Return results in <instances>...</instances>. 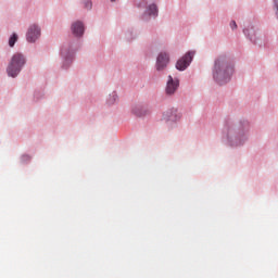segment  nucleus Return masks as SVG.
Masks as SVG:
<instances>
[{
	"instance_id": "obj_4",
	"label": "nucleus",
	"mask_w": 278,
	"mask_h": 278,
	"mask_svg": "<svg viewBox=\"0 0 278 278\" xmlns=\"http://www.w3.org/2000/svg\"><path fill=\"white\" fill-rule=\"evenodd\" d=\"M40 38V28L37 25H31L26 34V40L28 42H36Z\"/></svg>"
},
{
	"instance_id": "obj_1",
	"label": "nucleus",
	"mask_w": 278,
	"mask_h": 278,
	"mask_svg": "<svg viewBox=\"0 0 278 278\" xmlns=\"http://www.w3.org/2000/svg\"><path fill=\"white\" fill-rule=\"evenodd\" d=\"M231 75H233V66L229 63L227 58L219 56L216 59L213 71V77L215 81L223 86V84H227V81L231 79Z\"/></svg>"
},
{
	"instance_id": "obj_3",
	"label": "nucleus",
	"mask_w": 278,
	"mask_h": 278,
	"mask_svg": "<svg viewBox=\"0 0 278 278\" xmlns=\"http://www.w3.org/2000/svg\"><path fill=\"white\" fill-rule=\"evenodd\" d=\"M194 56V53L188 52L185 54L180 60L176 63V68L178 71H186L188 66H190V62H192V58Z\"/></svg>"
},
{
	"instance_id": "obj_6",
	"label": "nucleus",
	"mask_w": 278,
	"mask_h": 278,
	"mask_svg": "<svg viewBox=\"0 0 278 278\" xmlns=\"http://www.w3.org/2000/svg\"><path fill=\"white\" fill-rule=\"evenodd\" d=\"M170 59L166 53H160L156 59V71H164L168 66Z\"/></svg>"
},
{
	"instance_id": "obj_7",
	"label": "nucleus",
	"mask_w": 278,
	"mask_h": 278,
	"mask_svg": "<svg viewBox=\"0 0 278 278\" xmlns=\"http://www.w3.org/2000/svg\"><path fill=\"white\" fill-rule=\"evenodd\" d=\"M72 31L74 36H84V23L75 22L74 24H72Z\"/></svg>"
},
{
	"instance_id": "obj_10",
	"label": "nucleus",
	"mask_w": 278,
	"mask_h": 278,
	"mask_svg": "<svg viewBox=\"0 0 278 278\" xmlns=\"http://www.w3.org/2000/svg\"><path fill=\"white\" fill-rule=\"evenodd\" d=\"M18 40V35H16L15 33L10 37L9 39V47H14V45H16Z\"/></svg>"
},
{
	"instance_id": "obj_8",
	"label": "nucleus",
	"mask_w": 278,
	"mask_h": 278,
	"mask_svg": "<svg viewBox=\"0 0 278 278\" xmlns=\"http://www.w3.org/2000/svg\"><path fill=\"white\" fill-rule=\"evenodd\" d=\"M149 16H157V4H150L147 10Z\"/></svg>"
},
{
	"instance_id": "obj_12",
	"label": "nucleus",
	"mask_w": 278,
	"mask_h": 278,
	"mask_svg": "<svg viewBox=\"0 0 278 278\" xmlns=\"http://www.w3.org/2000/svg\"><path fill=\"white\" fill-rule=\"evenodd\" d=\"M230 27H231L232 29H236V28L238 27V24H236V21H232V22L230 23Z\"/></svg>"
},
{
	"instance_id": "obj_11",
	"label": "nucleus",
	"mask_w": 278,
	"mask_h": 278,
	"mask_svg": "<svg viewBox=\"0 0 278 278\" xmlns=\"http://www.w3.org/2000/svg\"><path fill=\"white\" fill-rule=\"evenodd\" d=\"M84 8H85L86 10H92V1H90V0H85V1H84Z\"/></svg>"
},
{
	"instance_id": "obj_14",
	"label": "nucleus",
	"mask_w": 278,
	"mask_h": 278,
	"mask_svg": "<svg viewBox=\"0 0 278 278\" xmlns=\"http://www.w3.org/2000/svg\"><path fill=\"white\" fill-rule=\"evenodd\" d=\"M112 2L116 1V0H111Z\"/></svg>"
},
{
	"instance_id": "obj_5",
	"label": "nucleus",
	"mask_w": 278,
	"mask_h": 278,
	"mask_svg": "<svg viewBox=\"0 0 278 278\" xmlns=\"http://www.w3.org/2000/svg\"><path fill=\"white\" fill-rule=\"evenodd\" d=\"M177 88H179V79H174L173 76H168L165 89L166 94H175V92H177Z\"/></svg>"
},
{
	"instance_id": "obj_9",
	"label": "nucleus",
	"mask_w": 278,
	"mask_h": 278,
	"mask_svg": "<svg viewBox=\"0 0 278 278\" xmlns=\"http://www.w3.org/2000/svg\"><path fill=\"white\" fill-rule=\"evenodd\" d=\"M118 99V96H116V92H113L112 94L109 96V99L106 100L109 105H114Z\"/></svg>"
},
{
	"instance_id": "obj_13",
	"label": "nucleus",
	"mask_w": 278,
	"mask_h": 278,
	"mask_svg": "<svg viewBox=\"0 0 278 278\" xmlns=\"http://www.w3.org/2000/svg\"><path fill=\"white\" fill-rule=\"evenodd\" d=\"M61 53H62V55H65L64 50Z\"/></svg>"
},
{
	"instance_id": "obj_2",
	"label": "nucleus",
	"mask_w": 278,
	"mask_h": 278,
	"mask_svg": "<svg viewBox=\"0 0 278 278\" xmlns=\"http://www.w3.org/2000/svg\"><path fill=\"white\" fill-rule=\"evenodd\" d=\"M25 55H23L22 53L16 52L15 54H13L7 68L9 77H16L18 73H21L23 66H25Z\"/></svg>"
}]
</instances>
